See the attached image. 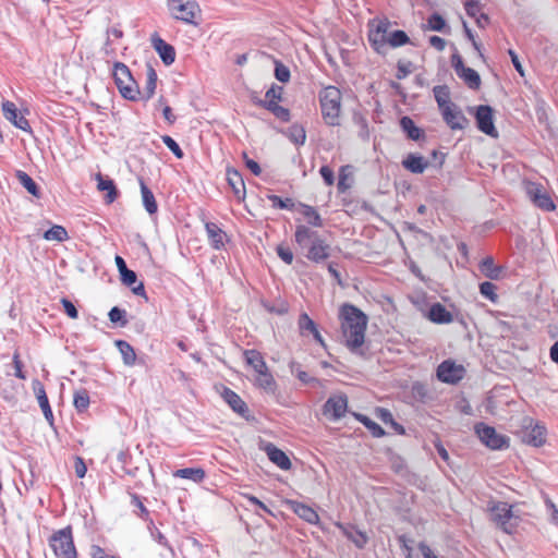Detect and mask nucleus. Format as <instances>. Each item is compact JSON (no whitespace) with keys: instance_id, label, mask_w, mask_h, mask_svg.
I'll list each match as a JSON object with an SVG mask.
<instances>
[{"instance_id":"nucleus-41","label":"nucleus","mask_w":558,"mask_h":558,"mask_svg":"<svg viewBox=\"0 0 558 558\" xmlns=\"http://www.w3.org/2000/svg\"><path fill=\"white\" fill-rule=\"evenodd\" d=\"M44 238L48 241L63 242L69 235L64 227L56 225L44 233Z\"/></svg>"},{"instance_id":"nucleus-3","label":"nucleus","mask_w":558,"mask_h":558,"mask_svg":"<svg viewBox=\"0 0 558 558\" xmlns=\"http://www.w3.org/2000/svg\"><path fill=\"white\" fill-rule=\"evenodd\" d=\"M341 92L336 86H327L319 93L322 114L328 125H340Z\"/></svg>"},{"instance_id":"nucleus-20","label":"nucleus","mask_w":558,"mask_h":558,"mask_svg":"<svg viewBox=\"0 0 558 558\" xmlns=\"http://www.w3.org/2000/svg\"><path fill=\"white\" fill-rule=\"evenodd\" d=\"M151 44L166 65H170L174 62L175 49L172 45L166 43L157 35L151 37Z\"/></svg>"},{"instance_id":"nucleus-21","label":"nucleus","mask_w":558,"mask_h":558,"mask_svg":"<svg viewBox=\"0 0 558 558\" xmlns=\"http://www.w3.org/2000/svg\"><path fill=\"white\" fill-rule=\"evenodd\" d=\"M34 392L36 395L38 404L43 411L45 418L47 420V422L49 423L50 426H53V421H54L53 413H52L45 387L38 380L34 383Z\"/></svg>"},{"instance_id":"nucleus-9","label":"nucleus","mask_w":558,"mask_h":558,"mask_svg":"<svg viewBox=\"0 0 558 558\" xmlns=\"http://www.w3.org/2000/svg\"><path fill=\"white\" fill-rule=\"evenodd\" d=\"M524 190L530 201L542 210L551 211L556 208L550 195L541 183L526 181Z\"/></svg>"},{"instance_id":"nucleus-58","label":"nucleus","mask_w":558,"mask_h":558,"mask_svg":"<svg viewBox=\"0 0 558 558\" xmlns=\"http://www.w3.org/2000/svg\"><path fill=\"white\" fill-rule=\"evenodd\" d=\"M299 327L302 332H312L313 330H315L316 324L306 313H302L299 317Z\"/></svg>"},{"instance_id":"nucleus-25","label":"nucleus","mask_w":558,"mask_h":558,"mask_svg":"<svg viewBox=\"0 0 558 558\" xmlns=\"http://www.w3.org/2000/svg\"><path fill=\"white\" fill-rule=\"evenodd\" d=\"M157 80H158L157 72L155 71L153 65L147 64L146 83H145L143 90L142 92L140 90L138 99L148 101L149 99L153 98V96L155 95V92H156V87H157Z\"/></svg>"},{"instance_id":"nucleus-2","label":"nucleus","mask_w":558,"mask_h":558,"mask_svg":"<svg viewBox=\"0 0 558 558\" xmlns=\"http://www.w3.org/2000/svg\"><path fill=\"white\" fill-rule=\"evenodd\" d=\"M294 240L303 255L313 263L318 264L330 257V244L318 231L305 225H298L295 227Z\"/></svg>"},{"instance_id":"nucleus-38","label":"nucleus","mask_w":558,"mask_h":558,"mask_svg":"<svg viewBox=\"0 0 558 558\" xmlns=\"http://www.w3.org/2000/svg\"><path fill=\"white\" fill-rule=\"evenodd\" d=\"M433 92L440 111H442L447 106L453 105V102L450 101V94L447 86H435Z\"/></svg>"},{"instance_id":"nucleus-31","label":"nucleus","mask_w":558,"mask_h":558,"mask_svg":"<svg viewBox=\"0 0 558 558\" xmlns=\"http://www.w3.org/2000/svg\"><path fill=\"white\" fill-rule=\"evenodd\" d=\"M140 185H141L143 205H144L146 211L149 215L156 214L158 210V205H157V202H156V198H155L153 192L146 185V183L144 182V180L142 178H140Z\"/></svg>"},{"instance_id":"nucleus-15","label":"nucleus","mask_w":558,"mask_h":558,"mask_svg":"<svg viewBox=\"0 0 558 558\" xmlns=\"http://www.w3.org/2000/svg\"><path fill=\"white\" fill-rule=\"evenodd\" d=\"M2 113H3V117L8 121H10L15 128H17L22 131H25V132H32L28 120L19 112L14 102H12L10 100L3 101L2 102Z\"/></svg>"},{"instance_id":"nucleus-10","label":"nucleus","mask_w":558,"mask_h":558,"mask_svg":"<svg viewBox=\"0 0 558 558\" xmlns=\"http://www.w3.org/2000/svg\"><path fill=\"white\" fill-rule=\"evenodd\" d=\"M348 409V397L336 395L327 399L323 405V414L330 421L336 422L345 415Z\"/></svg>"},{"instance_id":"nucleus-47","label":"nucleus","mask_w":558,"mask_h":558,"mask_svg":"<svg viewBox=\"0 0 558 558\" xmlns=\"http://www.w3.org/2000/svg\"><path fill=\"white\" fill-rule=\"evenodd\" d=\"M409 41H410L409 36L403 31L398 29V31H393L391 33L388 32V46H390L392 48L403 46Z\"/></svg>"},{"instance_id":"nucleus-52","label":"nucleus","mask_w":558,"mask_h":558,"mask_svg":"<svg viewBox=\"0 0 558 558\" xmlns=\"http://www.w3.org/2000/svg\"><path fill=\"white\" fill-rule=\"evenodd\" d=\"M290 371L292 374H295V376L298 377V379L300 381H302L303 384H311V383H314L316 381V378L314 377H311L306 372L302 371L300 368V364L296 363V362H291L290 364Z\"/></svg>"},{"instance_id":"nucleus-1","label":"nucleus","mask_w":558,"mask_h":558,"mask_svg":"<svg viewBox=\"0 0 558 558\" xmlns=\"http://www.w3.org/2000/svg\"><path fill=\"white\" fill-rule=\"evenodd\" d=\"M339 318L345 344L351 352L356 353L364 343L368 318L360 308L349 303L341 306Z\"/></svg>"},{"instance_id":"nucleus-13","label":"nucleus","mask_w":558,"mask_h":558,"mask_svg":"<svg viewBox=\"0 0 558 558\" xmlns=\"http://www.w3.org/2000/svg\"><path fill=\"white\" fill-rule=\"evenodd\" d=\"M388 28L389 22L385 21L379 22L375 29L369 31V44L378 53H386V49L388 47Z\"/></svg>"},{"instance_id":"nucleus-62","label":"nucleus","mask_w":558,"mask_h":558,"mask_svg":"<svg viewBox=\"0 0 558 558\" xmlns=\"http://www.w3.org/2000/svg\"><path fill=\"white\" fill-rule=\"evenodd\" d=\"M278 256L288 265L293 262V253L288 246L278 245L276 248Z\"/></svg>"},{"instance_id":"nucleus-54","label":"nucleus","mask_w":558,"mask_h":558,"mask_svg":"<svg viewBox=\"0 0 558 558\" xmlns=\"http://www.w3.org/2000/svg\"><path fill=\"white\" fill-rule=\"evenodd\" d=\"M162 143L173 153V155L181 159L184 154L179 144L169 135L161 136Z\"/></svg>"},{"instance_id":"nucleus-39","label":"nucleus","mask_w":558,"mask_h":558,"mask_svg":"<svg viewBox=\"0 0 558 558\" xmlns=\"http://www.w3.org/2000/svg\"><path fill=\"white\" fill-rule=\"evenodd\" d=\"M459 76L464 80L470 88L477 89L481 85V77L478 73L471 68H462Z\"/></svg>"},{"instance_id":"nucleus-28","label":"nucleus","mask_w":558,"mask_h":558,"mask_svg":"<svg viewBox=\"0 0 558 558\" xmlns=\"http://www.w3.org/2000/svg\"><path fill=\"white\" fill-rule=\"evenodd\" d=\"M546 429L542 425H534L523 433L522 440L534 447H539L545 442Z\"/></svg>"},{"instance_id":"nucleus-11","label":"nucleus","mask_w":558,"mask_h":558,"mask_svg":"<svg viewBox=\"0 0 558 558\" xmlns=\"http://www.w3.org/2000/svg\"><path fill=\"white\" fill-rule=\"evenodd\" d=\"M464 367L451 360L444 361L437 367L438 379L447 384H457L464 377Z\"/></svg>"},{"instance_id":"nucleus-17","label":"nucleus","mask_w":558,"mask_h":558,"mask_svg":"<svg viewBox=\"0 0 558 558\" xmlns=\"http://www.w3.org/2000/svg\"><path fill=\"white\" fill-rule=\"evenodd\" d=\"M222 398L235 413L248 420L250 410L246 403L236 392H234L232 389L228 387H225Z\"/></svg>"},{"instance_id":"nucleus-26","label":"nucleus","mask_w":558,"mask_h":558,"mask_svg":"<svg viewBox=\"0 0 558 558\" xmlns=\"http://www.w3.org/2000/svg\"><path fill=\"white\" fill-rule=\"evenodd\" d=\"M95 179L97 181V189L99 191L107 192L106 203L107 204L113 203L119 196V192L116 187L113 180L109 179L108 177H104L100 172H98L95 175Z\"/></svg>"},{"instance_id":"nucleus-36","label":"nucleus","mask_w":558,"mask_h":558,"mask_svg":"<svg viewBox=\"0 0 558 558\" xmlns=\"http://www.w3.org/2000/svg\"><path fill=\"white\" fill-rule=\"evenodd\" d=\"M16 179L20 184L33 196L39 197L40 191L37 183L25 172L22 170H17L15 173Z\"/></svg>"},{"instance_id":"nucleus-24","label":"nucleus","mask_w":558,"mask_h":558,"mask_svg":"<svg viewBox=\"0 0 558 558\" xmlns=\"http://www.w3.org/2000/svg\"><path fill=\"white\" fill-rule=\"evenodd\" d=\"M291 510L302 520L306 521L311 524H316L319 521L318 513L311 508L310 506L299 502V501H289Z\"/></svg>"},{"instance_id":"nucleus-18","label":"nucleus","mask_w":558,"mask_h":558,"mask_svg":"<svg viewBox=\"0 0 558 558\" xmlns=\"http://www.w3.org/2000/svg\"><path fill=\"white\" fill-rule=\"evenodd\" d=\"M205 230L208 242L214 250H222L227 241V233L215 222L206 221Z\"/></svg>"},{"instance_id":"nucleus-16","label":"nucleus","mask_w":558,"mask_h":558,"mask_svg":"<svg viewBox=\"0 0 558 558\" xmlns=\"http://www.w3.org/2000/svg\"><path fill=\"white\" fill-rule=\"evenodd\" d=\"M440 112L444 121L451 130H463L468 124V119L456 104L447 106Z\"/></svg>"},{"instance_id":"nucleus-34","label":"nucleus","mask_w":558,"mask_h":558,"mask_svg":"<svg viewBox=\"0 0 558 558\" xmlns=\"http://www.w3.org/2000/svg\"><path fill=\"white\" fill-rule=\"evenodd\" d=\"M116 345L122 355L123 362L128 366H132L136 361L134 348L125 340H117Z\"/></svg>"},{"instance_id":"nucleus-56","label":"nucleus","mask_w":558,"mask_h":558,"mask_svg":"<svg viewBox=\"0 0 558 558\" xmlns=\"http://www.w3.org/2000/svg\"><path fill=\"white\" fill-rule=\"evenodd\" d=\"M283 88L279 85L272 84L271 87L266 92L265 99L263 101H278L281 100Z\"/></svg>"},{"instance_id":"nucleus-61","label":"nucleus","mask_w":558,"mask_h":558,"mask_svg":"<svg viewBox=\"0 0 558 558\" xmlns=\"http://www.w3.org/2000/svg\"><path fill=\"white\" fill-rule=\"evenodd\" d=\"M415 65L412 62H405V61H399L398 62V70H397V77L399 80L404 78L409 73L413 71Z\"/></svg>"},{"instance_id":"nucleus-60","label":"nucleus","mask_w":558,"mask_h":558,"mask_svg":"<svg viewBox=\"0 0 558 558\" xmlns=\"http://www.w3.org/2000/svg\"><path fill=\"white\" fill-rule=\"evenodd\" d=\"M60 302L62 304L64 313L70 318L76 319L78 317V311H77L76 306L74 305V303L71 300H69L66 298H62Z\"/></svg>"},{"instance_id":"nucleus-30","label":"nucleus","mask_w":558,"mask_h":558,"mask_svg":"<svg viewBox=\"0 0 558 558\" xmlns=\"http://www.w3.org/2000/svg\"><path fill=\"white\" fill-rule=\"evenodd\" d=\"M298 210L303 215L310 226L315 228H322L324 226L322 216L313 206L299 203Z\"/></svg>"},{"instance_id":"nucleus-35","label":"nucleus","mask_w":558,"mask_h":558,"mask_svg":"<svg viewBox=\"0 0 558 558\" xmlns=\"http://www.w3.org/2000/svg\"><path fill=\"white\" fill-rule=\"evenodd\" d=\"M295 145H303L306 140L305 129L300 124H292L284 131H281Z\"/></svg>"},{"instance_id":"nucleus-51","label":"nucleus","mask_w":558,"mask_h":558,"mask_svg":"<svg viewBox=\"0 0 558 558\" xmlns=\"http://www.w3.org/2000/svg\"><path fill=\"white\" fill-rule=\"evenodd\" d=\"M148 530L150 532L151 537L161 546L166 547L173 554V549L170 546L167 537L157 529L154 522L150 520L148 524Z\"/></svg>"},{"instance_id":"nucleus-6","label":"nucleus","mask_w":558,"mask_h":558,"mask_svg":"<svg viewBox=\"0 0 558 558\" xmlns=\"http://www.w3.org/2000/svg\"><path fill=\"white\" fill-rule=\"evenodd\" d=\"M49 545L59 558H76V549L73 542L72 527L65 526L56 531L49 537Z\"/></svg>"},{"instance_id":"nucleus-59","label":"nucleus","mask_w":558,"mask_h":558,"mask_svg":"<svg viewBox=\"0 0 558 558\" xmlns=\"http://www.w3.org/2000/svg\"><path fill=\"white\" fill-rule=\"evenodd\" d=\"M402 166L412 173H418V155L410 154L403 161Z\"/></svg>"},{"instance_id":"nucleus-19","label":"nucleus","mask_w":558,"mask_h":558,"mask_svg":"<svg viewBox=\"0 0 558 558\" xmlns=\"http://www.w3.org/2000/svg\"><path fill=\"white\" fill-rule=\"evenodd\" d=\"M264 450L268 459L281 470L288 471L291 469L292 463L284 451L276 447L274 444L268 442L265 445Z\"/></svg>"},{"instance_id":"nucleus-8","label":"nucleus","mask_w":558,"mask_h":558,"mask_svg":"<svg viewBox=\"0 0 558 558\" xmlns=\"http://www.w3.org/2000/svg\"><path fill=\"white\" fill-rule=\"evenodd\" d=\"M480 440L493 450H501L509 447V438L498 434L496 429L484 423H477L474 427Z\"/></svg>"},{"instance_id":"nucleus-14","label":"nucleus","mask_w":558,"mask_h":558,"mask_svg":"<svg viewBox=\"0 0 558 558\" xmlns=\"http://www.w3.org/2000/svg\"><path fill=\"white\" fill-rule=\"evenodd\" d=\"M475 118L480 131L489 136H497V131L494 125L493 109L489 106H478L476 109Z\"/></svg>"},{"instance_id":"nucleus-22","label":"nucleus","mask_w":558,"mask_h":558,"mask_svg":"<svg viewBox=\"0 0 558 558\" xmlns=\"http://www.w3.org/2000/svg\"><path fill=\"white\" fill-rule=\"evenodd\" d=\"M227 181L239 201L245 198V183L242 174L234 168H227Z\"/></svg>"},{"instance_id":"nucleus-46","label":"nucleus","mask_w":558,"mask_h":558,"mask_svg":"<svg viewBox=\"0 0 558 558\" xmlns=\"http://www.w3.org/2000/svg\"><path fill=\"white\" fill-rule=\"evenodd\" d=\"M109 320L120 327L128 325L126 311L118 306H113L108 313Z\"/></svg>"},{"instance_id":"nucleus-57","label":"nucleus","mask_w":558,"mask_h":558,"mask_svg":"<svg viewBox=\"0 0 558 558\" xmlns=\"http://www.w3.org/2000/svg\"><path fill=\"white\" fill-rule=\"evenodd\" d=\"M131 502L138 510V511H135L136 514L140 515L142 519L147 521L149 519V511L147 510V508L142 502L140 496L136 495V494H133Z\"/></svg>"},{"instance_id":"nucleus-12","label":"nucleus","mask_w":558,"mask_h":558,"mask_svg":"<svg viewBox=\"0 0 558 558\" xmlns=\"http://www.w3.org/2000/svg\"><path fill=\"white\" fill-rule=\"evenodd\" d=\"M388 28L389 22L385 21L379 22L375 29L369 31V44L378 53H386V49L388 47Z\"/></svg>"},{"instance_id":"nucleus-23","label":"nucleus","mask_w":558,"mask_h":558,"mask_svg":"<svg viewBox=\"0 0 558 558\" xmlns=\"http://www.w3.org/2000/svg\"><path fill=\"white\" fill-rule=\"evenodd\" d=\"M336 526L342 532V534L345 537L353 542L357 548H363L366 545L368 537L365 534V532H362L354 525L343 524L339 522L336 523Z\"/></svg>"},{"instance_id":"nucleus-53","label":"nucleus","mask_w":558,"mask_h":558,"mask_svg":"<svg viewBox=\"0 0 558 558\" xmlns=\"http://www.w3.org/2000/svg\"><path fill=\"white\" fill-rule=\"evenodd\" d=\"M480 292L492 302H495L498 298L496 294V286L489 281H484L480 284Z\"/></svg>"},{"instance_id":"nucleus-50","label":"nucleus","mask_w":558,"mask_h":558,"mask_svg":"<svg viewBox=\"0 0 558 558\" xmlns=\"http://www.w3.org/2000/svg\"><path fill=\"white\" fill-rule=\"evenodd\" d=\"M268 199L271 202L272 207L278 209L293 210L295 207L294 201L290 197L283 199L280 196L272 194L268 196Z\"/></svg>"},{"instance_id":"nucleus-43","label":"nucleus","mask_w":558,"mask_h":558,"mask_svg":"<svg viewBox=\"0 0 558 558\" xmlns=\"http://www.w3.org/2000/svg\"><path fill=\"white\" fill-rule=\"evenodd\" d=\"M402 554L405 558H412V553L415 547V539L409 537L407 534H400L397 536Z\"/></svg>"},{"instance_id":"nucleus-64","label":"nucleus","mask_w":558,"mask_h":558,"mask_svg":"<svg viewBox=\"0 0 558 558\" xmlns=\"http://www.w3.org/2000/svg\"><path fill=\"white\" fill-rule=\"evenodd\" d=\"M421 556L422 558H445L444 556H440L435 549L423 543H421Z\"/></svg>"},{"instance_id":"nucleus-33","label":"nucleus","mask_w":558,"mask_h":558,"mask_svg":"<svg viewBox=\"0 0 558 558\" xmlns=\"http://www.w3.org/2000/svg\"><path fill=\"white\" fill-rule=\"evenodd\" d=\"M173 475L175 477L191 480L194 483H201L204 481L206 473L202 468H184L178 469Z\"/></svg>"},{"instance_id":"nucleus-37","label":"nucleus","mask_w":558,"mask_h":558,"mask_svg":"<svg viewBox=\"0 0 558 558\" xmlns=\"http://www.w3.org/2000/svg\"><path fill=\"white\" fill-rule=\"evenodd\" d=\"M354 417L361 422L368 430L369 433L376 437V438H379V437H383L386 433L384 430V428L378 425L376 422H374L373 420H371L368 416H366L365 414H362V413H354Z\"/></svg>"},{"instance_id":"nucleus-32","label":"nucleus","mask_w":558,"mask_h":558,"mask_svg":"<svg viewBox=\"0 0 558 558\" xmlns=\"http://www.w3.org/2000/svg\"><path fill=\"white\" fill-rule=\"evenodd\" d=\"M244 356L246 363L250 366H252L257 374L267 371L268 367L266 365V362L260 352H258L257 350H245Z\"/></svg>"},{"instance_id":"nucleus-40","label":"nucleus","mask_w":558,"mask_h":558,"mask_svg":"<svg viewBox=\"0 0 558 558\" xmlns=\"http://www.w3.org/2000/svg\"><path fill=\"white\" fill-rule=\"evenodd\" d=\"M400 126L409 138L415 142L418 141V126L415 125L410 117H402L400 119Z\"/></svg>"},{"instance_id":"nucleus-49","label":"nucleus","mask_w":558,"mask_h":558,"mask_svg":"<svg viewBox=\"0 0 558 558\" xmlns=\"http://www.w3.org/2000/svg\"><path fill=\"white\" fill-rule=\"evenodd\" d=\"M481 271L490 279H497L499 277V268L495 266L492 257H487L481 263Z\"/></svg>"},{"instance_id":"nucleus-4","label":"nucleus","mask_w":558,"mask_h":558,"mask_svg":"<svg viewBox=\"0 0 558 558\" xmlns=\"http://www.w3.org/2000/svg\"><path fill=\"white\" fill-rule=\"evenodd\" d=\"M114 83L121 96L128 100L138 99L140 89L136 81L133 78L130 69L122 62H116L112 72Z\"/></svg>"},{"instance_id":"nucleus-7","label":"nucleus","mask_w":558,"mask_h":558,"mask_svg":"<svg viewBox=\"0 0 558 558\" xmlns=\"http://www.w3.org/2000/svg\"><path fill=\"white\" fill-rule=\"evenodd\" d=\"M168 8L175 20L197 25L195 19L201 15V8L196 0H168Z\"/></svg>"},{"instance_id":"nucleus-27","label":"nucleus","mask_w":558,"mask_h":558,"mask_svg":"<svg viewBox=\"0 0 558 558\" xmlns=\"http://www.w3.org/2000/svg\"><path fill=\"white\" fill-rule=\"evenodd\" d=\"M426 317L435 324H449L453 320L452 314L440 303L433 304Z\"/></svg>"},{"instance_id":"nucleus-55","label":"nucleus","mask_w":558,"mask_h":558,"mask_svg":"<svg viewBox=\"0 0 558 558\" xmlns=\"http://www.w3.org/2000/svg\"><path fill=\"white\" fill-rule=\"evenodd\" d=\"M275 76L281 83H288L290 80V70L280 61L275 62Z\"/></svg>"},{"instance_id":"nucleus-5","label":"nucleus","mask_w":558,"mask_h":558,"mask_svg":"<svg viewBox=\"0 0 558 558\" xmlns=\"http://www.w3.org/2000/svg\"><path fill=\"white\" fill-rule=\"evenodd\" d=\"M489 511L492 521L496 523L504 532L511 534L519 524V515H517L512 506L504 501L490 502Z\"/></svg>"},{"instance_id":"nucleus-44","label":"nucleus","mask_w":558,"mask_h":558,"mask_svg":"<svg viewBox=\"0 0 558 558\" xmlns=\"http://www.w3.org/2000/svg\"><path fill=\"white\" fill-rule=\"evenodd\" d=\"M427 27L430 31L449 33V27L447 26L445 19L438 13L430 15L427 21Z\"/></svg>"},{"instance_id":"nucleus-45","label":"nucleus","mask_w":558,"mask_h":558,"mask_svg":"<svg viewBox=\"0 0 558 558\" xmlns=\"http://www.w3.org/2000/svg\"><path fill=\"white\" fill-rule=\"evenodd\" d=\"M256 383L266 391L274 392L276 389V381L268 369L258 374Z\"/></svg>"},{"instance_id":"nucleus-29","label":"nucleus","mask_w":558,"mask_h":558,"mask_svg":"<svg viewBox=\"0 0 558 558\" xmlns=\"http://www.w3.org/2000/svg\"><path fill=\"white\" fill-rule=\"evenodd\" d=\"M255 105L267 109L269 112H271L277 119H279L282 122H289L291 119V113L288 108H284L277 104L276 101H262V100H255Z\"/></svg>"},{"instance_id":"nucleus-42","label":"nucleus","mask_w":558,"mask_h":558,"mask_svg":"<svg viewBox=\"0 0 558 558\" xmlns=\"http://www.w3.org/2000/svg\"><path fill=\"white\" fill-rule=\"evenodd\" d=\"M73 404L77 412L83 413L89 405V395L86 389L75 391Z\"/></svg>"},{"instance_id":"nucleus-48","label":"nucleus","mask_w":558,"mask_h":558,"mask_svg":"<svg viewBox=\"0 0 558 558\" xmlns=\"http://www.w3.org/2000/svg\"><path fill=\"white\" fill-rule=\"evenodd\" d=\"M432 157H433V160L430 161L428 159L424 160V158L421 156V166H420L421 173L425 170V168H427L429 166H433L435 168H440L445 161L446 155L444 153L433 150Z\"/></svg>"},{"instance_id":"nucleus-63","label":"nucleus","mask_w":558,"mask_h":558,"mask_svg":"<svg viewBox=\"0 0 558 558\" xmlns=\"http://www.w3.org/2000/svg\"><path fill=\"white\" fill-rule=\"evenodd\" d=\"M545 505L549 511L550 522L558 525V508L549 498H546Z\"/></svg>"}]
</instances>
